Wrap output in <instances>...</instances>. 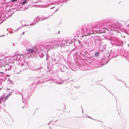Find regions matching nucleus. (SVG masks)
<instances>
[{
    "instance_id": "6",
    "label": "nucleus",
    "mask_w": 129,
    "mask_h": 129,
    "mask_svg": "<svg viewBox=\"0 0 129 129\" xmlns=\"http://www.w3.org/2000/svg\"><path fill=\"white\" fill-rule=\"evenodd\" d=\"M65 42H66V41H65L62 40V41L61 42V45H63V43H64V44H65Z\"/></svg>"
},
{
    "instance_id": "10",
    "label": "nucleus",
    "mask_w": 129,
    "mask_h": 129,
    "mask_svg": "<svg viewBox=\"0 0 129 129\" xmlns=\"http://www.w3.org/2000/svg\"><path fill=\"white\" fill-rule=\"evenodd\" d=\"M17 0H11V1L12 2H14L16 1Z\"/></svg>"
},
{
    "instance_id": "1",
    "label": "nucleus",
    "mask_w": 129,
    "mask_h": 129,
    "mask_svg": "<svg viewBox=\"0 0 129 129\" xmlns=\"http://www.w3.org/2000/svg\"><path fill=\"white\" fill-rule=\"evenodd\" d=\"M26 50L28 51L29 53H33L35 52L34 50L31 49L26 48Z\"/></svg>"
},
{
    "instance_id": "3",
    "label": "nucleus",
    "mask_w": 129,
    "mask_h": 129,
    "mask_svg": "<svg viewBox=\"0 0 129 129\" xmlns=\"http://www.w3.org/2000/svg\"><path fill=\"white\" fill-rule=\"evenodd\" d=\"M18 54H16L15 55H14L13 56V57H14V59H15L16 60H18V58L17 57Z\"/></svg>"
},
{
    "instance_id": "2",
    "label": "nucleus",
    "mask_w": 129,
    "mask_h": 129,
    "mask_svg": "<svg viewBox=\"0 0 129 129\" xmlns=\"http://www.w3.org/2000/svg\"><path fill=\"white\" fill-rule=\"evenodd\" d=\"M6 58V57L4 56V55H0V61L4 60Z\"/></svg>"
},
{
    "instance_id": "9",
    "label": "nucleus",
    "mask_w": 129,
    "mask_h": 129,
    "mask_svg": "<svg viewBox=\"0 0 129 129\" xmlns=\"http://www.w3.org/2000/svg\"><path fill=\"white\" fill-rule=\"evenodd\" d=\"M34 48L38 52V49L36 48V47H34Z\"/></svg>"
},
{
    "instance_id": "5",
    "label": "nucleus",
    "mask_w": 129,
    "mask_h": 129,
    "mask_svg": "<svg viewBox=\"0 0 129 129\" xmlns=\"http://www.w3.org/2000/svg\"><path fill=\"white\" fill-rule=\"evenodd\" d=\"M53 42L54 43V45L55 46H56L58 43V42L57 41H54Z\"/></svg>"
},
{
    "instance_id": "4",
    "label": "nucleus",
    "mask_w": 129,
    "mask_h": 129,
    "mask_svg": "<svg viewBox=\"0 0 129 129\" xmlns=\"http://www.w3.org/2000/svg\"><path fill=\"white\" fill-rule=\"evenodd\" d=\"M99 53L98 52H96L95 55H94V56L95 57H96L97 56H99Z\"/></svg>"
},
{
    "instance_id": "8",
    "label": "nucleus",
    "mask_w": 129,
    "mask_h": 129,
    "mask_svg": "<svg viewBox=\"0 0 129 129\" xmlns=\"http://www.w3.org/2000/svg\"><path fill=\"white\" fill-rule=\"evenodd\" d=\"M24 65L23 64L22 65V67L23 68V70H25L26 69V68H25L23 67V66H24Z\"/></svg>"
},
{
    "instance_id": "11",
    "label": "nucleus",
    "mask_w": 129,
    "mask_h": 129,
    "mask_svg": "<svg viewBox=\"0 0 129 129\" xmlns=\"http://www.w3.org/2000/svg\"><path fill=\"white\" fill-rule=\"evenodd\" d=\"M9 96V95H8L6 97L5 99H7L8 97Z\"/></svg>"
},
{
    "instance_id": "16",
    "label": "nucleus",
    "mask_w": 129,
    "mask_h": 129,
    "mask_svg": "<svg viewBox=\"0 0 129 129\" xmlns=\"http://www.w3.org/2000/svg\"><path fill=\"white\" fill-rule=\"evenodd\" d=\"M9 63H10V62H9Z\"/></svg>"
},
{
    "instance_id": "7",
    "label": "nucleus",
    "mask_w": 129,
    "mask_h": 129,
    "mask_svg": "<svg viewBox=\"0 0 129 129\" xmlns=\"http://www.w3.org/2000/svg\"><path fill=\"white\" fill-rule=\"evenodd\" d=\"M26 0H25L24 1L22 2V4H24L26 3Z\"/></svg>"
},
{
    "instance_id": "15",
    "label": "nucleus",
    "mask_w": 129,
    "mask_h": 129,
    "mask_svg": "<svg viewBox=\"0 0 129 129\" xmlns=\"http://www.w3.org/2000/svg\"><path fill=\"white\" fill-rule=\"evenodd\" d=\"M40 50L41 51H42V50L41 49H40Z\"/></svg>"
},
{
    "instance_id": "14",
    "label": "nucleus",
    "mask_w": 129,
    "mask_h": 129,
    "mask_svg": "<svg viewBox=\"0 0 129 129\" xmlns=\"http://www.w3.org/2000/svg\"><path fill=\"white\" fill-rule=\"evenodd\" d=\"M127 26H129V24L128 25H127Z\"/></svg>"
},
{
    "instance_id": "12",
    "label": "nucleus",
    "mask_w": 129,
    "mask_h": 129,
    "mask_svg": "<svg viewBox=\"0 0 129 129\" xmlns=\"http://www.w3.org/2000/svg\"><path fill=\"white\" fill-rule=\"evenodd\" d=\"M105 32H101V33H104Z\"/></svg>"
},
{
    "instance_id": "13",
    "label": "nucleus",
    "mask_w": 129,
    "mask_h": 129,
    "mask_svg": "<svg viewBox=\"0 0 129 129\" xmlns=\"http://www.w3.org/2000/svg\"><path fill=\"white\" fill-rule=\"evenodd\" d=\"M23 34H24V33L23 32Z\"/></svg>"
}]
</instances>
